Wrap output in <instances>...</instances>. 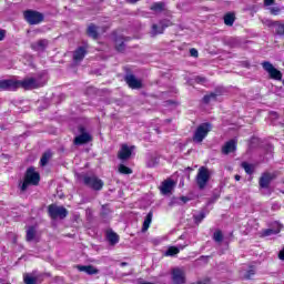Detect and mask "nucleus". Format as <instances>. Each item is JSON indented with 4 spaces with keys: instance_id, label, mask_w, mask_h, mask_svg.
Instances as JSON below:
<instances>
[{
    "instance_id": "obj_54",
    "label": "nucleus",
    "mask_w": 284,
    "mask_h": 284,
    "mask_svg": "<svg viewBox=\"0 0 284 284\" xmlns=\"http://www.w3.org/2000/svg\"><path fill=\"white\" fill-rule=\"evenodd\" d=\"M6 156V154H2V159Z\"/></svg>"
},
{
    "instance_id": "obj_5",
    "label": "nucleus",
    "mask_w": 284,
    "mask_h": 284,
    "mask_svg": "<svg viewBox=\"0 0 284 284\" xmlns=\"http://www.w3.org/2000/svg\"><path fill=\"white\" fill-rule=\"evenodd\" d=\"M48 214L53 221H57V219L63 220L68 216V209L57 204H51L48 206Z\"/></svg>"
},
{
    "instance_id": "obj_10",
    "label": "nucleus",
    "mask_w": 284,
    "mask_h": 284,
    "mask_svg": "<svg viewBox=\"0 0 284 284\" xmlns=\"http://www.w3.org/2000/svg\"><path fill=\"white\" fill-rule=\"evenodd\" d=\"M20 88H23V90H34L37 88H43V83L34 78H27L20 81Z\"/></svg>"
},
{
    "instance_id": "obj_8",
    "label": "nucleus",
    "mask_w": 284,
    "mask_h": 284,
    "mask_svg": "<svg viewBox=\"0 0 284 284\" xmlns=\"http://www.w3.org/2000/svg\"><path fill=\"white\" fill-rule=\"evenodd\" d=\"M262 67L275 81H281V79H283V73L278 69L274 68L273 63L265 61L262 63Z\"/></svg>"
},
{
    "instance_id": "obj_15",
    "label": "nucleus",
    "mask_w": 284,
    "mask_h": 284,
    "mask_svg": "<svg viewBox=\"0 0 284 284\" xmlns=\"http://www.w3.org/2000/svg\"><path fill=\"white\" fill-rule=\"evenodd\" d=\"M175 185H176V182H174V180L172 179H168L163 181L160 186L161 194H164V195L172 194V190H174Z\"/></svg>"
},
{
    "instance_id": "obj_38",
    "label": "nucleus",
    "mask_w": 284,
    "mask_h": 284,
    "mask_svg": "<svg viewBox=\"0 0 284 284\" xmlns=\"http://www.w3.org/2000/svg\"><path fill=\"white\" fill-rule=\"evenodd\" d=\"M160 26L163 28V32H164L165 28H170V26H172V22H170V20H161Z\"/></svg>"
},
{
    "instance_id": "obj_11",
    "label": "nucleus",
    "mask_w": 284,
    "mask_h": 284,
    "mask_svg": "<svg viewBox=\"0 0 284 284\" xmlns=\"http://www.w3.org/2000/svg\"><path fill=\"white\" fill-rule=\"evenodd\" d=\"M124 81L129 85V88H131V90H141V88H143V82L136 79L134 74L125 75Z\"/></svg>"
},
{
    "instance_id": "obj_25",
    "label": "nucleus",
    "mask_w": 284,
    "mask_h": 284,
    "mask_svg": "<svg viewBox=\"0 0 284 284\" xmlns=\"http://www.w3.org/2000/svg\"><path fill=\"white\" fill-rule=\"evenodd\" d=\"M152 211L146 214L143 222L142 232H148V230H150V225L152 224Z\"/></svg>"
},
{
    "instance_id": "obj_14",
    "label": "nucleus",
    "mask_w": 284,
    "mask_h": 284,
    "mask_svg": "<svg viewBox=\"0 0 284 284\" xmlns=\"http://www.w3.org/2000/svg\"><path fill=\"white\" fill-rule=\"evenodd\" d=\"M133 151H134V146L122 144L120 151L118 152V159H120V161H128V159L132 156Z\"/></svg>"
},
{
    "instance_id": "obj_4",
    "label": "nucleus",
    "mask_w": 284,
    "mask_h": 284,
    "mask_svg": "<svg viewBox=\"0 0 284 284\" xmlns=\"http://www.w3.org/2000/svg\"><path fill=\"white\" fill-rule=\"evenodd\" d=\"M23 17L29 26H39V23H43V19H45L43 13L34 10L24 11Z\"/></svg>"
},
{
    "instance_id": "obj_3",
    "label": "nucleus",
    "mask_w": 284,
    "mask_h": 284,
    "mask_svg": "<svg viewBox=\"0 0 284 284\" xmlns=\"http://www.w3.org/2000/svg\"><path fill=\"white\" fill-rule=\"evenodd\" d=\"M212 132V124L211 123H202L200 124L193 135V142L194 143H203V140L207 134Z\"/></svg>"
},
{
    "instance_id": "obj_46",
    "label": "nucleus",
    "mask_w": 284,
    "mask_h": 284,
    "mask_svg": "<svg viewBox=\"0 0 284 284\" xmlns=\"http://www.w3.org/2000/svg\"><path fill=\"white\" fill-rule=\"evenodd\" d=\"M181 201H183L184 203H187L190 201V199H187L186 196H182Z\"/></svg>"
},
{
    "instance_id": "obj_21",
    "label": "nucleus",
    "mask_w": 284,
    "mask_h": 284,
    "mask_svg": "<svg viewBox=\"0 0 284 284\" xmlns=\"http://www.w3.org/2000/svg\"><path fill=\"white\" fill-rule=\"evenodd\" d=\"M77 270H79V272H84L85 274H89V275L99 274V271L97 270V267L92 265H78Z\"/></svg>"
},
{
    "instance_id": "obj_53",
    "label": "nucleus",
    "mask_w": 284,
    "mask_h": 284,
    "mask_svg": "<svg viewBox=\"0 0 284 284\" xmlns=\"http://www.w3.org/2000/svg\"><path fill=\"white\" fill-rule=\"evenodd\" d=\"M0 41H1V29H0Z\"/></svg>"
},
{
    "instance_id": "obj_48",
    "label": "nucleus",
    "mask_w": 284,
    "mask_h": 284,
    "mask_svg": "<svg viewBox=\"0 0 284 284\" xmlns=\"http://www.w3.org/2000/svg\"><path fill=\"white\" fill-rule=\"evenodd\" d=\"M129 3H138L140 0H126Z\"/></svg>"
},
{
    "instance_id": "obj_29",
    "label": "nucleus",
    "mask_w": 284,
    "mask_h": 284,
    "mask_svg": "<svg viewBox=\"0 0 284 284\" xmlns=\"http://www.w3.org/2000/svg\"><path fill=\"white\" fill-rule=\"evenodd\" d=\"M115 48L118 52H123V50H125V42L123 41V38L115 39Z\"/></svg>"
},
{
    "instance_id": "obj_43",
    "label": "nucleus",
    "mask_w": 284,
    "mask_h": 284,
    "mask_svg": "<svg viewBox=\"0 0 284 284\" xmlns=\"http://www.w3.org/2000/svg\"><path fill=\"white\" fill-rule=\"evenodd\" d=\"M190 54L196 59V58H199V50L193 48L190 50Z\"/></svg>"
},
{
    "instance_id": "obj_19",
    "label": "nucleus",
    "mask_w": 284,
    "mask_h": 284,
    "mask_svg": "<svg viewBox=\"0 0 284 284\" xmlns=\"http://www.w3.org/2000/svg\"><path fill=\"white\" fill-rule=\"evenodd\" d=\"M232 152H236V141L230 140L222 146V154H232Z\"/></svg>"
},
{
    "instance_id": "obj_2",
    "label": "nucleus",
    "mask_w": 284,
    "mask_h": 284,
    "mask_svg": "<svg viewBox=\"0 0 284 284\" xmlns=\"http://www.w3.org/2000/svg\"><path fill=\"white\" fill-rule=\"evenodd\" d=\"M210 169H207L206 166H201L195 176V183L199 190H205V187H207V183H210Z\"/></svg>"
},
{
    "instance_id": "obj_50",
    "label": "nucleus",
    "mask_w": 284,
    "mask_h": 284,
    "mask_svg": "<svg viewBox=\"0 0 284 284\" xmlns=\"http://www.w3.org/2000/svg\"><path fill=\"white\" fill-rule=\"evenodd\" d=\"M120 265H121V267H125V266H128V262H122Z\"/></svg>"
},
{
    "instance_id": "obj_52",
    "label": "nucleus",
    "mask_w": 284,
    "mask_h": 284,
    "mask_svg": "<svg viewBox=\"0 0 284 284\" xmlns=\"http://www.w3.org/2000/svg\"><path fill=\"white\" fill-rule=\"evenodd\" d=\"M235 181H241V175H235Z\"/></svg>"
},
{
    "instance_id": "obj_26",
    "label": "nucleus",
    "mask_w": 284,
    "mask_h": 284,
    "mask_svg": "<svg viewBox=\"0 0 284 284\" xmlns=\"http://www.w3.org/2000/svg\"><path fill=\"white\" fill-rule=\"evenodd\" d=\"M150 10H153V12H163V10H165V3L155 2L151 6Z\"/></svg>"
},
{
    "instance_id": "obj_12",
    "label": "nucleus",
    "mask_w": 284,
    "mask_h": 284,
    "mask_svg": "<svg viewBox=\"0 0 284 284\" xmlns=\"http://www.w3.org/2000/svg\"><path fill=\"white\" fill-rule=\"evenodd\" d=\"M21 88V81L17 80H2L1 81V90H7L8 92H16Z\"/></svg>"
},
{
    "instance_id": "obj_31",
    "label": "nucleus",
    "mask_w": 284,
    "mask_h": 284,
    "mask_svg": "<svg viewBox=\"0 0 284 284\" xmlns=\"http://www.w3.org/2000/svg\"><path fill=\"white\" fill-rule=\"evenodd\" d=\"M234 14L233 13H226L224 16V23L225 26H234Z\"/></svg>"
},
{
    "instance_id": "obj_23",
    "label": "nucleus",
    "mask_w": 284,
    "mask_h": 284,
    "mask_svg": "<svg viewBox=\"0 0 284 284\" xmlns=\"http://www.w3.org/2000/svg\"><path fill=\"white\" fill-rule=\"evenodd\" d=\"M159 34H163V27L161 26V22H159V24L153 23L150 31L151 37H156Z\"/></svg>"
},
{
    "instance_id": "obj_41",
    "label": "nucleus",
    "mask_w": 284,
    "mask_h": 284,
    "mask_svg": "<svg viewBox=\"0 0 284 284\" xmlns=\"http://www.w3.org/2000/svg\"><path fill=\"white\" fill-rule=\"evenodd\" d=\"M207 79L205 77L197 75L195 78V83H206Z\"/></svg>"
},
{
    "instance_id": "obj_6",
    "label": "nucleus",
    "mask_w": 284,
    "mask_h": 284,
    "mask_svg": "<svg viewBox=\"0 0 284 284\" xmlns=\"http://www.w3.org/2000/svg\"><path fill=\"white\" fill-rule=\"evenodd\" d=\"M83 183H84V185H87V187H90L91 190H94L95 192L103 190L102 180L95 175H84Z\"/></svg>"
},
{
    "instance_id": "obj_30",
    "label": "nucleus",
    "mask_w": 284,
    "mask_h": 284,
    "mask_svg": "<svg viewBox=\"0 0 284 284\" xmlns=\"http://www.w3.org/2000/svg\"><path fill=\"white\" fill-rule=\"evenodd\" d=\"M181 252V250L176 246H170L166 252H165V256H176V254H179Z\"/></svg>"
},
{
    "instance_id": "obj_42",
    "label": "nucleus",
    "mask_w": 284,
    "mask_h": 284,
    "mask_svg": "<svg viewBox=\"0 0 284 284\" xmlns=\"http://www.w3.org/2000/svg\"><path fill=\"white\" fill-rule=\"evenodd\" d=\"M254 274H256V272L254 271V268H251L247 271L245 278H252V276H254Z\"/></svg>"
},
{
    "instance_id": "obj_17",
    "label": "nucleus",
    "mask_w": 284,
    "mask_h": 284,
    "mask_svg": "<svg viewBox=\"0 0 284 284\" xmlns=\"http://www.w3.org/2000/svg\"><path fill=\"white\" fill-rule=\"evenodd\" d=\"M49 41L45 39L38 40L33 43H31V48L34 50V52H45V49L49 45Z\"/></svg>"
},
{
    "instance_id": "obj_7",
    "label": "nucleus",
    "mask_w": 284,
    "mask_h": 284,
    "mask_svg": "<svg viewBox=\"0 0 284 284\" xmlns=\"http://www.w3.org/2000/svg\"><path fill=\"white\" fill-rule=\"evenodd\" d=\"M273 176L270 173H263L260 178V187L262 191V194L270 196L272 194V189H270V183L273 181Z\"/></svg>"
},
{
    "instance_id": "obj_1",
    "label": "nucleus",
    "mask_w": 284,
    "mask_h": 284,
    "mask_svg": "<svg viewBox=\"0 0 284 284\" xmlns=\"http://www.w3.org/2000/svg\"><path fill=\"white\" fill-rule=\"evenodd\" d=\"M40 181L41 176L39 172H37L33 166H30L26 172L24 181L20 184L21 192H26L29 185H39Z\"/></svg>"
},
{
    "instance_id": "obj_13",
    "label": "nucleus",
    "mask_w": 284,
    "mask_h": 284,
    "mask_svg": "<svg viewBox=\"0 0 284 284\" xmlns=\"http://www.w3.org/2000/svg\"><path fill=\"white\" fill-rule=\"evenodd\" d=\"M81 134L75 136L73 143L74 145H85V143H90L92 141V136L90 133H85V129L83 126L80 128Z\"/></svg>"
},
{
    "instance_id": "obj_40",
    "label": "nucleus",
    "mask_w": 284,
    "mask_h": 284,
    "mask_svg": "<svg viewBox=\"0 0 284 284\" xmlns=\"http://www.w3.org/2000/svg\"><path fill=\"white\" fill-rule=\"evenodd\" d=\"M270 12H271V14H274V16L280 14L281 8L272 7V8H270Z\"/></svg>"
},
{
    "instance_id": "obj_20",
    "label": "nucleus",
    "mask_w": 284,
    "mask_h": 284,
    "mask_svg": "<svg viewBox=\"0 0 284 284\" xmlns=\"http://www.w3.org/2000/svg\"><path fill=\"white\" fill-rule=\"evenodd\" d=\"M85 54H88L85 47H80L74 51L73 60L74 61H83V59H85Z\"/></svg>"
},
{
    "instance_id": "obj_33",
    "label": "nucleus",
    "mask_w": 284,
    "mask_h": 284,
    "mask_svg": "<svg viewBox=\"0 0 284 284\" xmlns=\"http://www.w3.org/2000/svg\"><path fill=\"white\" fill-rule=\"evenodd\" d=\"M213 241H215V243H223V232H221V230L214 232Z\"/></svg>"
},
{
    "instance_id": "obj_24",
    "label": "nucleus",
    "mask_w": 284,
    "mask_h": 284,
    "mask_svg": "<svg viewBox=\"0 0 284 284\" xmlns=\"http://www.w3.org/2000/svg\"><path fill=\"white\" fill-rule=\"evenodd\" d=\"M27 241L32 243V241H37V229L34 226H29L27 230Z\"/></svg>"
},
{
    "instance_id": "obj_16",
    "label": "nucleus",
    "mask_w": 284,
    "mask_h": 284,
    "mask_svg": "<svg viewBox=\"0 0 284 284\" xmlns=\"http://www.w3.org/2000/svg\"><path fill=\"white\" fill-rule=\"evenodd\" d=\"M281 230H283V224L280 222H274L272 224V229H266L262 231V236H273L274 234H280Z\"/></svg>"
},
{
    "instance_id": "obj_37",
    "label": "nucleus",
    "mask_w": 284,
    "mask_h": 284,
    "mask_svg": "<svg viewBox=\"0 0 284 284\" xmlns=\"http://www.w3.org/2000/svg\"><path fill=\"white\" fill-rule=\"evenodd\" d=\"M110 205H108V204H103L102 205V211H101V214H102V216H108V214H110Z\"/></svg>"
},
{
    "instance_id": "obj_35",
    "label": "nucleus",
    "mask_w": 284,
    "mask_h": 284,
    "mask_svg": "<svg viewBox=\"0 0 284 284\" xmlns=\"http://www.w3.org/2000/svg\"><path fill=\"white\" fill-rule=\"evenodd\" d=\"M120 174H132V169L125 166L124 164L119 165Z\"/></svg>"
},
{
    "instance_id": "obj_36",
    "label": "nucleus",
    "mask_w": 284,
    "mask_h": 284,
    "mask_svg": "<svg viewBox=\"0 0 284 284\" xmlns=\"http://www.w3.org/2000/svg\"><path fill=\"white\" fill-rule=\"evenodd\" d=\"M24 283L26 284H37V277L31 275H24Z\"/></svg>"
},
{
    "instance_id": "obj_39",
    "label": "nucleus",
    "mask_w": 284,
    "mask_h": 284,
    "mask_svg": "<svg viewBox=\"0 0 284 284\" xmlns=\"http://www.w3.org/2000/svg\"><path fill=\"white\" fill-rule=\"evenodd\" d=\"M212 99H216V94L215 93H211L209 95H204L203 101L205 103H210L212 101Z\"/></svg>"
},
{
    "instance_id": "obj_9",
    "label": "nucleus",
    "mask_w": 284,
    "mask_h": 284,
    "mask_svg": "<svg viewBox=\"0 0 284 284\" xmlns=\"http://www.w3.org/2000/svg\"><path fill=\"white\" fill-rule=\"evenodd\" d=\"M171 281L173 284H185V281H186L185 270L181 267L172 268Z\"/></svg>"
},
{
    "instance_id": "obj_28",
    "label": "nucleus",
    "mask_w": 284,
    "mask_h": 284,
    "mask_svg": "<svg viewBox=\"0 0 284 284\" xmlns=\"http://www.w3.org/2000/svg\"><path fill=\"white\" fill-rule=\"evenodd\" d=\"M241 165H242L244 172H246V174H252L254 172V170H256V166H254V164H250L247 162H242Z\"/></svg>"
},
{
    "instance_id": "obj_18",
    "label": "nucleus",
    "mask_w": 284,
    "mask_h": 284,
    "mask_svg": "<svg viewBox=\"0 0 284 284\" xmlns=\"http://www.w3.org/2000/svg\"><path fill=\"white\" fill-rule=\"evenodd\" d=\"M268 26H272L277 37H284V21H271Z\"/></svg>"
},
{
    "instance_id": "obj_51",
    "label": "nucleus",
    "mask_w": 284,
    "mask_h": 284,
    "mask_svg": "<svg viewBox=\"0 0 284 284\" xmlns=\"http://www.w3.org/2000/svg\"><path fill=\"white\" fill-rule=\"evenodd\" d=\"M272 116H275V119L278 116V113L276 112H271Z\"/></svg>"
},
{
    "instance_id": "obj_27",
    "label": "nucleus",
    "mask_w": 284,
    "mask_h": 284,
    "mask_svg": "<svg viewBox=\"0 0 284 284\" xmlns=\"http://www.w3.org/2000/svg\"><path fill=\"white\" fill-rule=\"evenodd\" d=\"M106 239L111 245H116V243H119V235L114 232H109Z\"/></svg>"
},
{
    "instance_id": "obj_45",
    "label": "nucleus",
    "mask_w": 284,
    "mask_h": 284,
    "mask_svg": "<svg viewBox=\"0 0 284 284\" xmlns=\"http://www.w3.org/2000/svg\"><path fill=\"white\" fill-rule=\"evenodd\" d=\"M280 261H284V248L278 253Z\"/></svg>"
},
{
    "instance_id": "obj_22",
    "label": "nucleus",
    "mask_w": 284,
    "mask_h": 284,
    "mask_svg": "<svg viewBox=\"0 0 284 284\" xmlns=\"http://www.w3.org/2000/svg\"><path fill=\"white\" fill-rule=\"evenodd\" d=\"M87 33H88V37H91V39H99V27L91 23L88 27Z\"/></svg>"
},
{
    "instance_id": "obj_47",
    "label": "nucleus",
    "mask_w": 284,
    "mask_h": 284,
    "mask_svg": "<svg viewBox=\"0 0 284 284\" xmlns=\"http://www.w3.org/2000/svg\"><path fill=\"white\" fill-rule=\"evenodd\" d=\"M196 284H210V280H206L205 282H197Z\"/></svg>"
},
{
    "instance_id": "obj_34",
    "label": "nucleus",
    "mask_w": 284,
    "mask_h": 284,
    "mask_svg": "<svg viewBox=\"0 0 284 284\" xmlns=\"http://www.w3.org/2000/svg\"><path fill=\"white\" fill-rule=\"evenodd\" d=\"M52 156V154L50 152H45L43 153L41 160H40V165H48V161H50V158Z\"/></svg>"
},
{
    "instance_id": "obj_49",
    "label": "nucleus",
    "mask_w": 284,
    "mask_h": 284,
    "mask_svg": "<svg viewBox=\"0 0 284 284\" xmlns=\"http://www.w3.org/2000/svg\"><path fill=\"white\" fill-rule=\"evenodd\" d=\"M6 37V30H1V39Z\"/></svg>"
},
{
    "instance_id": "obj_32",
    "label": "nucleus",
    "mask_w": 284,
    "mask_h": 284,
    "mask_svg": "<svg viewBox=\"0 0 284 284\" xmlns=\"http://www.w3.org/2000/svg\"><path fill=\"white\" fill-rule=\"evenodd\" d=\"M193 219H194V223L196 225H200L203 219H205V211H201L199 214L194 215Z\"/></svg>"
},
{
    "instance_id": "obj_44",
    "label": "nucleus",
    "mask_w": 284,
    "mask_h": 284,
    "mask_svg": "<svg viewBox=\"0 0 284 284\" xmlns=\"http://www.w3.org/2000/svg\"><path fill=\"white\" fill-rule=\"evenodd\" d=\"M264 6L266 7L274 6V0H264Z\"/></svg>"
}]
</instances>
